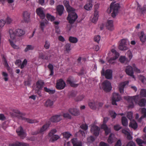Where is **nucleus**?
<instances>
[{
    "mask_svg": "<svg viewBox=\"0 0 146 146\" xmlns=\"http://www.w3.org/2000/svg\"><path fill=\"white\" fill-rule=\"evenodd\" d=\"M87 140L89 143H91L95 140V139L93 136H91L87 138Z\"/></svg>",
    "mask_w": 146,
    "mask_h": 146,
    "instance_id": "62",
    "label": "nucleus"
},
{
    "mask_svg": "<svg viewBox=\"0 0 146 146\" xmlns=\"http://www.w3.org/2000/svg\"><path fill=\"white\" fill-rule=\"evenodd\" d=\"M146 103V100L145 99H142L140 100L138 103V104L141 106H144Z\"/></svg>",
    "mask_w": 146,
    "mask_h": 146,
    "instance_id": "49",
    "label": "nucleus"
},
{
    "mask_svg": "<svg viewBox=\"0 0 146 146\" xmlns=\"http://www.w3.org/2000/svg\"><path fill=\"white\" fill-rule=\"evenodd\" d=\"M127 116L130 120H131L133 118V113L131 112H127Z\"/></svg>",
    "mask_w": 146,
    "mask_h": 146,
    "instance_id": "54",
    "label": "nucleus"
},
{
    "mask_svg": "<svg viewBox=\"0 0 146 146\" xmlns=\"http://www.w3.org/2000/svg\"><path fill=\"white\" fill-rule=\"evenodd\" d=\"M97 104V102H90L89 103V106L91 109L95 110L96 108Z\"/></svg>",
    "mask_w": 146,
    "mask_h": 146,
    "instance_id": "34",
    "label": "nucleus"
},
{
    "mask_svg": "<svg viewBox=\"0 0 146 146\" xmlns=\"http://www.w3.org/2000/svg\"><path fill=\"white\" fill-rule=\"evenodd\" d=\"M62 119V116L60 115H57L52 116L51 118V121L53 122H57Z\"/></svg>",
    "mask_w": 146,
    "mask_h": 146,
    "instance_id": "23",
    "label": "nucleus"
},
{
    "mask_svg": "<svg viewBox=\"0 0 146 146\" xmlns=\"http://www.w3.org/2000/svg\"><path fill=\"white\" fill-rule=\"evenodd\" d=\"M126 57L123 56H121L120 57L119 60L120 61L121 63H124L126 60Z\"/></svg>",
    "mask_w": 146,
    "mask_h": 146,
    "instance_id": "60",
    "label": "nucleus"
},
{
    "mask_svg": "<svg viewBox=\"0 0 146 146\" xmlns=\"http://www.w3.org/2000/svg\"><path fill=\"white\" fill-rule=\"evenodd\" d=\"M44 90L45 92L49 93L50 94H54L55 92V90H50L46 87H44Z\"/></svg>",
    "mask_w": 146,
    "mask_h": 146,
    "instance_id": "48",
    "label": "nucleus"
},
{
    "mask_svg": "<svg viewBox=\"0 0 146 146\" xmlns=\"http://www.w3.org/2000/svg\"><path fill=\"white\" fill-rule=\"evenodd\" d=\"M106 26L109 30H113L114 29L113 21L111 20L108 21L106 24Z\"/></svg>",
    "mask_w": 146,
    "mask_h": 146,
    "instance_id": "21",
    "label": "nucleus"
},
{
    "mask_svg": "<svg viewBox=\"0 0 146 146\" xmlns=\"http://www.w3.org/2000/svg\"><path fill=\"white\" fill-rule=\"evenodd\" d=\"M132 66H133V70H134L135 72L138 73L140 72H141L140 70L136 67L135 64H133L132 65Z\"/></svg>",
    "mask_w": 146,
    "mask_h": 146,
    "instance_id": "58",
    "label": "nucleus"
},
{
    "mask_svg": "<svg viewBox=\"0 0 146 146\" xmlns=\"http://www.w3.org/2000/svg\"><path fill=\"white\" fill-rule=\"evenodd\" d=\"M92 0H87V3L84 6V8L87 11L91 10L92 7Z\"/></svg>",
    "mask_w": 146,
    "mask_h": 146,
    "instance_id": "22",
    "label": "nucleus"
},
{
    "mask_svg": "<svg viewBox=\"0 0 146 146\" xmlns=\"http://www.w3.org/2000/svg\"><path fill=\"white\" fill-rule=\"evenodd\" d=\"M62 134L64 138L67 139H68L72 136L71 134L69 132H64Z\"/></svg>",
    "mask_w": 146,
    "mask_h": 146,
    "instance_id": "40",
    "label": "nucleus"
},
{
    "mask_svg": "<svg viewBox=\"0 0 146 146\" xmlns=\"http://www.w3.org/2000/svg\"><path fill=\"white\" fill-rule=\"evenodd\" d=\"M141 112L142 115L141 117V119H142L146 117V109L145 108H142L141 109Z\"/></svg>",
    "mask_w": 146,
    "mask_h": 146,
    "instance_id": "53",
    "label": "nucleus"
},
{
    "mask_svg": "<svg viewBox=\"0 0 146 146\" xmlns=\"http://www.w3.org/2000/svg\"><path fill=\"white\" fill-rule=\"evenodd\" d=\"M126 146H136L135 143L133 141H131L129 142Z\"/></svg>",
    "mask_w": 146,
    "mask_h": 146,
    "instance_id": "63",
    "label": "nucleus"
},
{
    "mask_svg": "<svg viewBox=\"0 0 146 146\" xmlns=\"http://www.w3.org/2000/svg\"><path fill=\"white\" fill-rule=\"evenodd\" d=\"M65 82L62 79H60L57 81L56 88L58 90L63 89L66 86Z\"/></svg>",
    "mask_w": 146,
    "mask_h": 146,
    "instance_id": "9",
    "label": "nucleus"
},
{
    "mask_svg": "<svg viewBox=\"0 0 146 146\" xmlns=\"http://www.w3.org/2000/svg\"><path fill=\"white\" fill-rule=\"evenodd\" d=\"M117 140V138L115 137V135L111 133L110 134L108 139V142L109 144H112L115 142Z\"/></svg>",
    "mask_w": 146,
    "mask_h": 146,
    "instance_id": "20",
    "label": "nucleus"
},
{
    "mask_svg": "<svg viewBox=\"0 0 146 146\" xmlns=\"http://www.w3.org/2000/svg\"><path fill=\"white\" fill-rule=\"evenodd\" d=\"M64 4L67 9V10L68 12L73 11V9L69 5V2L67 1H64Z\"/></svg>",
    "mask_w": 146,
    "mask_h": 146,
    "instance_id": "27",
    "label": "nucleus"
},
{
    "mask_svg": "<svg viewBox=\"0 0 146 146\" xmlns=\"http://www.w3.org/2000/svg\"><path fill=\"white\" fill-rule=\"evenodd\" d=\"M139 38L142 43H145L146 40V36L143 31L141 32L139 35Z\"/></svg>",
    "mask_w": 146,
    "mask_h": 146,
    "instance_id": "31",
    "label": "nucleus"
},
{
    "mask_svg": "<svg viewBox=\"0 0 146 146\" xmlns=\"http://www.w3.org/2000/svg\"><path fill=\"white\" fill-rule=\"evenodd\" d=\"M37 14L42 19H43L45 17V15L44 12V9L40 7L36 9V11Z\"/></svg>",
    "mask_w": 146,
    "mask_h": 146,
    "instance_id": "16",
    "label": "nucleus"
},
{
    "mask_svg": "<svg viewBox=\"0 0 146 146\" xmlns=\"http://www.w3.org/2000/svg\"><path fill=\"white\" fill-rule=\"evenodd\" d=\"M48 23V22L47 21L40 22V27L42 31H44V29L47 25Z\"/></svg>",
    "mask_w": 146,
    "mask_h": 146,
    "instance_id": "36",
    "label": "nucleus"
},
{
    "mask_svg": "<svg viewBox=\"0 0 146 146\" xmlns=\"http://www.w3.org/2000/svg\"><path fill=\"white\" fill-rule=\"evenodd\" d=\"M11 115L14 117H17L19 119L24 120L29 123H37L38 122V121L36 120H32L25 118L24 117L25 114L21 113L19 110L17 109L13 110L12 112L11 113Z\"/></svg>",
    "mask_w": 146,
    "mask_h": 146,
    "instance_id": "1",
    "label": "nucleus"
},
{
    "mask_svg": "<svg viewBox=\"0 0 146 146\" xmlns=\"http://www.w3.org/2000/svg\"><path fill=\"white\" fill-rule=\"evenodd\" d=\"M56 10L59 15H61L63 13L64 7L62 5H59L57 7Z\"/></svg>",
    "mask_w": 146,
    "mask_h": 146,
    "instance_id": "33",
    "label": "nucleus"
},
{
    "mask_svg": "<svg viewBox=\"0 0 146 146\" xmlns=\"http://www.w3.org/2000/svg\"><path fill=\"white\" fill-rule=\"evenodd\" d=\"M34 46L33 45H28L26 46L24 51L25 52H27L29 50H33L34 49Z\"/></svg>",
    "mask_w": 146,
    "mask_h": 146,
    "instance_id": "39",
    "label": "nucleus"
},
{
    "mask_svg": "<svg viewBox=\"0 0 146 146\" xmlns=\"http://www.w3.org/2000/svg\"><path fill=\"white\" fill-rule=\"evenodd\" d=\"M44 84V83L42 80H38L36 83L34 90L35 93L40 97L42 96L41 90L43 87Z\"/></svg>",
    "mask_w": 146,
    "mask_h": 146,
    "instance_id": "4",
    "label": "nucleus"
},
{
    "mask_svg": "<svg viewBox=\"0 0 146 146\" xmlns=\"http://www.w3.org/2000/svg\"><path fill=\"white\" fill-rule=\"evenodd\" d=\"M102 88L103 90L106 92L110 91L112 88V86L110 82L108 81H105L102 84Z\"/></svg>",
    "mask_w": 146,
    "mask_h": 146,
    "instance_id": "7",
    "label": "nucleus"
},
{
    "mask_svg": "<svg viewBox=\"0 0 146 146\" xmlns=\"http://www.w3.org/2000/svg\"><path fill=\"white\" fill-rule=\"evenodd\" d=\"M99 12L96 10L94 12V14L91 17V20L92 22L95 23L97 21L99 17Z\"/></svg>",
    "mask_w": 146,
    "mask_h": 146,
    "instance_id": "19",
    "label": "nucleus"
},
{
    "mask_svg": "<svg viewBox=\"0 0 146 146\" xmlns=\"http://www.w3.org/2000/svg\"><path fill=\"white\" fill-rule=\"evenodd\" d=\"M8 34L10 38L9 39V40H14L15 39L16 36L15 30L12 29H9Z\"/></svg>",
    "mask_w": 146,
    "mask_h": 146,
    "instance_id": "11",
    "label": "nucleus"
},
{
    "mask_svg": "<svg viewBox=\"0 0 146 146\" xmlns=\"http://www.w3.org/2000/svg\"><path fill=\"white\" fill-rule=\"evenodd\" d=\"M111 52L113 53V56H115V57L113 58H111L109 61L110 63H113V62H112V60H114L117 59L119 56V53L116 52L115 50L112 49L111 50Z\"/></svg>",
    "mask_w": 146,
    "mask_h": 146,
    "instance_id": "18",
    "label": "nucleus"
},
{
    "mask_svg": "<svg viewBox=\"0 0 146 146\" xmlns=\"http://www.w3.org/2000/svg\"><path fill=\"white\" fill-rule=\"evenodd\" d=\"M101 128L104 129L106 135H108L111 133V130L110 128H108L106 124H103L101 126Z\"/></svg>",
    "mask_w": 146,
    "mask_h": 146,
    "instance_id": "26",
    "label": "nucleus"
},
{
    "mask_svg": "<svg viewBox=\"0 0 146 146\" xmlns=\"http://www.w3.org/2000/svg\"><path fill=\"white\" fill-rule=\"evenodd\" d=\"M128 43V40L126 39H123L120 42V44L119 46V48L121 50H125L128 49L127 44Z\"/></svg>",
    "mask_w": 146,
    "mask_h": 146,
    "instance_id": "6",
    "label": "nucleus"
},
{
    "mask_svg": "<svg viewBox=\"0 0 146 146\" xmlns=\"http://www.w3.org/2000/svg\"><path fill=\"white\" fill-rule=\"evenodd\" d=\"M46 17L48 20L51 21H54L55 19V17L54 16L52 15L49 13L46 14Z\"/></svg>",
    "mask_w": 146,
    "mask_h": 146,
    "instance_id": "45",
    "label": "nucleus"
},
{
    "mask_svg": "<svg viewBox=\"0 0 146 146\" xmlns=\"http://www.w3.org/2000/svg\"><path fill=\"white\" fill-rule=\"evenodd\" d=\"M13 21V19L9 17H7L5 21V23L9 24L12 23Z\"/></svg>",
    "mask_w": 146,
    "mask_h": 146,
    "instance_id": "51",
    "label": "nucleus"
},
{
    "mask_svg": "<svg viewBox=\"0 0 146 146\" xmlns=\"http://www.w3.org/2000/svg\"><path fill=\"white\" fill-rule=\"evenodd\" d=\"M50 42L47 41H46L44 45V47L46 49H48L50 47Z\"/></svg>",
    "mask_w": 146,
    "mask_h": 146,
    "instance_id": "61",
    "label": "nucleus"
},
{
    "mask_svg": "<svg viewBox=\"0 0 146 146\" xmlns=\"http://www.w3.org/2000/svg\"><path fill=\"white\" fill-rule=\"evenodd\" d=\"M23 18L24 20L26 22H28L29 21L30 14L27 11H25L24 12L23 15Z\"/></svg>",
    "mask_w": 146,
    "mask_h": 146,
    "instance_id": "30",
    "label": "nucleus"
},
{
    "mask_svg": "<svg viewBox=\"0 0 146 146\" xmlns=\"http://www.w3.org/2000/svg\"><path fill=\"white\" fill-rule=\"evenodd\" d=\"M100 128L97 126L94 125L92 127L91 131L92 133L96 136H98L99 134Z\"/></svg>",
    "mask_w": 146,
    "mask_h": 146,
    "instance_id": "14",
    "label": "nucleus"
},
{
    "mask_svg": "<svg viewBox=\"0 0 146 146\" xmlns=\"http://www.w3.org/2000/svg\"><path fill=\"white\" fill-rule=\"evenodd\" d=\"M57 132L56 129H54L51 130L50 132L49 133L48 135L49 137H52L55 133Z\"/></svg>",
    "mask_w": 146,
    "mask_h": 146,
    "instance_id": "57",
    "label": "nucleus"
},
{
    "mask_svg": "<svg viewBox=\"0 0 146 146\" xmlns=\"http://www.w3.org/2000/svg\"><path fill=\"white\" fill-rule=\"evenodd\" d=\"M140 95L142 97H146V90L142 89L140 93Z\"/></svg>",
    "mask_w": 146,
    "mask_h": 146,
    "instance_id": "52",
    "label": "nucleus"
},
{
    "mask_svg": "<svg viewBox=\"0 0 146 146\" xmlns=\"http://www.w3.org/2000/svg\"><path fill=\"white\" fill-rule=\"evenodd\" d=\"M112 71L110 70H107L105 72V76L106 78L107 79H111L112 78Z\"/></svg>",
    "mask_w": 146,
    "mask_h": 146,
    "instance_id": "28",
    "label": "nucleus"
},
{
    "mask_svg": "<svg viewBox=\"0 0 146 146\" xmlns=\"http://www.w3.org/2000/svg\"><path fill=\"white\" fill-rule=\"evenodd\" d=\"M124 98L129 103V108H132L134 106V103H137L139 99V95L133 96H127L124 97Z\"/></svg>",
    "mask_w": 146,
    "mask_h": 146,
    "instance_id": "3",
    "label": "nucleus"
},
{
    "mask_svg": "<svg viewBox=\"0 0 146 146\" xmlns=\"http://www.w3.org/2000/svg\"><path fill=\"white\" fill-rule=\"evenodd\" d=\"M126 54L129 60H131L133 57L132 53L131 51L129 50L127 51Z\"/></svg>",
    "mask_w": 146,
    "mask_h": 146,
    "instance_id": "55",
    "label": "nucleus"
},
{
    "mask_svg": "<svg viewBox=\"0 0 146 146\" xmlns=\"http://www.w3.org/2000/svg\"><path fill=\"white\" fill-rule=\"evenodd\" d=\"M84 98V96L83 95H82L78 96L76 99L77 101H80L82 100Z\"/></svg>",
    "mask_w": 146,
    "mask_h": 146,
    "instance_id": "64",
    "label": "nucleus"
},
{
    "mask_svg": "<svg viewBox=\"0 0 146 146\" xmlns=\"http://www.w3.org/2000/svg\"><path fill=\"white\" fill-rule=\"evenodd\" d=\"M3 64L5 67L6 68L7 70L9 71L10 70V67L7 61L5 58H4L3 60Z\"/></svg>",
    "mask_w": 146,
    "mask_h": 146,
    "instance_id": "43",
    "label": "nucleus"
},
{
    "mask_svg": "<svg viewBox=\"0 0 146 146\" xmlns=\"http://www.w3.org/2000/svg\"><path fill=\"white\" fill-rule=\"evenodd\" d=\"M27 61L26 59H25L22 64H21L20 68L21 69H23L25 66H26L27 64Z\"/></svg>",
    "mask_w": 146,
    "mask_h": 146,
    "instance_id": "50",
    "label": "nucleus"
},
{
    "mask_svg": "<svg viewBox=\"0 0 146 146\" xmlns=\"http://www.w3.org/2000/svg\"><path fill=\"white\" fill-rule=\"evenodd\" d=\"M16 132L18 135L21 138H24L26 136V133L24 132L22 127L21 126L19 127L16 130Z\"/></svg>",
    "mask_w": 146,
    "mask_h": 146,
    "instance_id": "13",
    "label": "nucleus"
},
{
    "mask_svg": "<svg viewBox=\"0 0 146 146\" xmlns=\"http://www.w3.org/2000/svg\"><path fill=\"white\" fill-rule=\"evenodd\" d=\"M54 104L53 102L49 99L48 100L45 104V106L47 107H51Z\"/></svg>",
    "mask_w": 146,
    "mask_h": 146,
    "instance_id": "38",
    "label": "nucleus"
},
{
    "mask_svg": "<svg viewBox=\"0 0 146 146\" xmlns=\"http://www.w3.org/2000/svg\"><path fill=\"white\" fill-rule=\"evenodd\" d=\"M122 123L124 126H126L128 125V122L126 117H123L121 118Z\"/></svg>",
    "mask_w": 146,
    "mask_h": 146,
    "instance_id": "41",
    "label": "nucleus"
},
{
    "mask_svg": "<svg viewBox=\"0 0 146 146\" xmlns=\"http://www.w3.org/2000/svg\"><path fill=\"white\" fill-rule=\"evenodd\" d=\"M120 6L118 3L115 2H112L110 5V7L107 10L108 13H111V16L114 17L118 13Z\"/></svg>",
    "mask_w": 146,
    "mask_h": 146,
    "instance_id": "2",
    "label": "nucleus"
},
{
    "mask_svg": "<svg viewBox=\"0 0 146 146\" xmlns=\"http://www.w3.org/2000/svg\"><path fill=\"white\" fill-rule=\"evenodd\" d=\"M139 79L144 84H146V78L142 76H140L139 77Z\"/></svg>",
    "mask_w": 146,
    "mask_h": 146,
    "instance_id": "56",
    "label": "nucleus"
},
{
    "mask_svg": "<svg viewBox=\"0 0 146 146\" xmlns=\"http://www.w3.org/2000/svg\"><path fill=\"white\" fill-rule=\"evenodd\" d=\"M50 124L49 123H48L44 125L40 130L38 129L37 131L32 132V134L33 135H35L39 133H42L43 132L45 131L49 127Z\"/></svg>",
    "mask_w": 146,
    "mask_h": 146,
    "instance_id": "10",
    "label": "nucleus"
},
{
    "mask_svg": "<svg viewBox=\"0 0 146 146\" xmlns=\"http://www.w3.org/2000/svg\"><path fill=\"white\" fill-rule=\"evenodd\" d=\"M114 129L116 131H118L121 128V127L120 125L117 124L113 127Z\"/></svg>",
    "mask_w": 146,
    "mask_h": 146,
    "instance_id": "59",
    "label": "nucleus"
},
{
    "mask_svg": "<svg viewBox=\"0 0 146 146\" xmlns=\"http://www.w3.org/2000/svg\"><path fill=\"white\" fill-rule=\"evenodd\" d=\"M67 82L68 84H70V85L72 87H76L78 85V84H75L74 83L73 81L72 78H69L67 80Z\"/></svg>",
    "mask_w": 146,
    "mask_h": 146,
    "instance_id": "37",
    "label": "nucleus"
},
{
    "mask_svg": "<svg viewBox=\"0 0 146 146\" xmlns=\"http://www.w3.org/2000/svg\"><path fill=\"white\" fill-rule=\"evenodd\" d=\"M129 82L128 81H125L121 82L119 84L118 88L120 93L123 94L124 93V88L128 84Z\"/></svg>",
    "mask_w": 146,
    "mask_h": 146,
    "instance_id": "12",
    "label": "nucleus"
},
{
    "mask_svg": "<svg viewBox=\"0 0 146 146\" xmlns=\"http://www.w3.org/2000/svg\"><path fill=\"white\" fill-rule=\"evenodd\" d=\"M9 146H29L28 144L25 143L16 142L15 143L9 145Z\"/></svg>",
    "mask_w": 146,
    "mask_h": 146,
    "instance_id": "24",
    "label": "nucleus"
},
{
    "mask_svg": "<svg viewBox=\"0 0 146 146\" xmlns=\"http://www.w3.org/2000/svg\"><path fill=\"white\" fill-rule=\"evenodd\" d=\"M16 36H21L25 34V32L23 30L20 29H18L15 30Z\"/></svg>",
    "mask_w": 146,
    "mask_h": 146,
    "instance_id": "35",
    "label": "nucleus"
},
{
    "mask_svg": "<svg viewBox=\"0 0 146 146\" xmlns=\"http://www.w3.org/2000/svg\"><path fill=\"white\" fill-rule=\"evenodd\" d=\"M73 146H82V142L78 141L76 138H73L71 140Z\"/></svg>",
    "mask_w": 146,
    "mask_h": 146,
    "instance_id": "25",
    "label": "nucleus"
},
{
    "mask_svg": "<svg viewBox=\"0 0 146 146\" xmlns=\"http://www.w3.org/2000/svg\"><path fill=\"white\" fill-rule=\"evenodd\" d=\"M71 45L70 44H67L64 46V50L66 52L68 53L71 50Z\"/></svg>",
    "mask_w": 146,
    "mask_h": 146,
    "instance_id": "42",
    "label": "nucleus"
},
{
    "mask_svg": "<svg viewBox=\"0 0 146 146\" xmlns=\"http://www.w3.org/2000/svg\"><path fill=\"white\" fill-rule=\"evenodd\" d=\"M133 67H132L131 66H128L126 67L125 71L127 74L132 77L133 78H134L135 80V76L133 75Z\"/></svg>",
    "mask_w": 146,
    "mask_h": 146,
    "instance_id": "15",
    "label": "nucleus"
},
{
    "mask_svg": "<svg viewBox=\"0 0 146 146\" xmlns=\"http://www.w3.org/2000/svg\"><path fill=\"white\" fill-rule=\"evenodd\" d=\"M50 137H51L50 139V141L52 142H53L54 141H56L60 138V137L59 136L56 135H53L52 136Z\"/></svg>",
    "mask_w": 146,
    "mask_h": 146,
    "instance_id": "46",
    "label": "nucleus"
},
{
    "mask_svg": "<svg viewBox=\"0 0 146 146\" xmlns=\"http://www.w3.org/2000/svg\"><path fill=\"white\" fill-rule=\"evenodd\" d=\"M68 13L69 14L67 18V19L69 21V22L70 23H73L77 19L78 16L74 12V9H73V11Z\"/></svg>",
    "mask_w": 146,
    "mask_h": 146,
    "instance_id": "5",
    "label": "nucleus"
},
{
    "mask_svg": "<svg viewBox=\"0 0 146 146\" xmlns=\"http://www.w3.org/2000/svg\"><path fill=\"white\" fill-rule=\"evenodd\" d=\"M129 126L134 129H135L137 127V125L134 120H131L129 123Z\"/></svg>",
    "mask_w": 146,
    "mask_h": 146,
    "instance_id": "32",
    "label": "nucleus"
},
{
    "mask_svg": "<svg viewBox=\"0 0 146 146\" xmlns=\"http://www.w3.org/2000/svg\"><path fill=\"white\" fill-rule=\"evenodd\" d=\"M68 111L71 115L74 116H78L80 114L79 110L76 108H70L69 109Z\"/></svg>",
    "mask_w": 146,
    "mask_h": 146,
    "instance_id": "17",
    "label": "nucleus"
},
{
    "mask_svg": "<svg viewBox=\"0 0 146 146\" xmlns=\"http://www.w3.org/2000/svg\"><path fill=\"white\" fill-rule=\"evenodd\" d=\"M69 40L70 42L73 43H76L78 41V39L72 36H70L69 37Z\"/></svg>",
    "mask_w": 146,
    "mask_h": 146,
    "instance_id": "44",
    "label": "nucleus"
},
{
    "mask_svg": "<svg viewBox=\"0 0 146 146\" xmlns=\"http://www.w3.org/2000/svg\"><path fill=\"white\" fill-rule=\"evenodd\" d=\"M9 42L11 46L14 49L17 50L20 49L19 46L15 44V41H14V40H9Z\"/></svg>",
    "mask_w": 146,
    "mask_h": 146,
    "instance_id": "29",
    "label": "nucleus"
},
{
    "mask_svg": "<svg viewBox=\"0 0 146 146\" xmlns=\"http://www.w3.org/2000/svg\"><path fill=\"white\" fill-rule=\"evenodd\" d=\"M121 99V96L117 93H114L113 94L112 104L113 105H117L116 102H118Z\"/></svg>",
    "mask_w": 146,
    "mask_h": 146,
    "instance_id": "8",
    "label": "nucleus"
},
{
    "mask_svg": "<svg viewBox=\"0 0 146 146\" xmlns=\"http://www.w3.org/2000/svg\"><path fill=\"white\" fill-rule=\"evenodd\" d=\"M2 74L4 80L6 82L8 81L9 79L8 74L6 72H2Z\"/></svg>",
    "mask_w": 146,
    "mask_h": 146,
    "instance_id": "47",
    "label": "nucleus"
}]
</instances>
